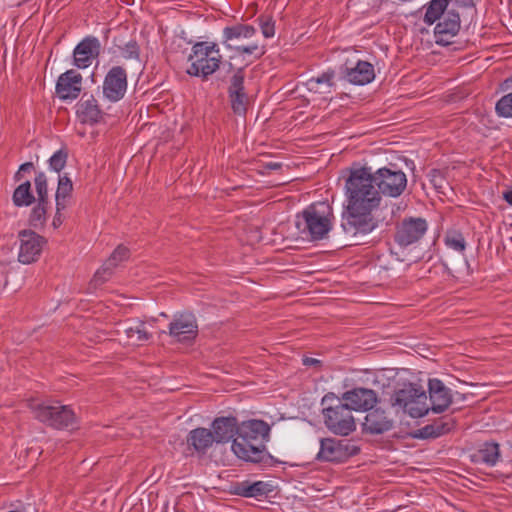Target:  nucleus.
Wrapping results in <instances>:
<instances>
[{
  "mask_svg": "<svg viewBox=\"0 0 512 512\" xmlns=\"http://www.w3.org/2000/svg\"><path fill=\"white\" fill-rule=\"evenodd\" d=\"M347 212L343 216L342 228L351 236L366 235L377 227L372 216L381 201L370 167L351 170L345 184Z\"/></svg>",
  "mask_w": 512,
  "mask_h": 512,
  "instance_id": "nucleus-1",
  "label": "nucleus"
},
{
  "mask_svg": "<svg viewBox=\"0 0 512 512\" xmlns=\"http://www.w3.org/2000/svg\"><path fill=\"white\" fill-rule=\"evenodd\" d=\"M270 426L263 420L252 419L238 425L237 437L231 449L242 460L259 463L265 455Z\"/></svg>",
  "mask_w": 512,
  "mask_h": 512,
  "instance_id": "nucleus-2",
  "label": "nucleus"
},
{
  "mask_svg": "<svg viewBox=\"0 0 512 512\" xmlns=\"http://www.w3.org/2000/svg\"><path fill=\"white\" fill-rule=\"evenodd\" d=\"M333 220V209L329 203L316 202L296 216L295 225L303 239L317 241L327 237Z\"/></svg>",
  "mask_w": 512,
  "mask_h": 512,
  "instance_id": "nucleus-3",
  "label": "nucleus"
},
{
  "mask_svg": "<svg viewBox=\"0 0 512 512\" xmlns=\"http://www.w3.org/2000/svg\"><path fill=\"white\" fill-rule=\"evenodd\" d=\"M389 403L396 414H406L411 418H421L430 411L425 390L415 383H404L395 389Z\"/></svg>",
  "mask_w": 512,
  "mask_h": 512,
  "instance_id": "nucleus-4",
  "label": "nucleus"
},
{
  "mask_svg": "<svg viewBox=\"0 0 512 512\" xmlns=\"http://www.w3.org/2000/svg\"><path fill=\"white\" fill-rule=\"evenodd\" d=\"M321 404L324 424L331 433L347 436L356 430L352 411L340 397L329 392L324 395Z\"/></svg>",
  "mask_w": 512,
  "mask_h": 512,
  "instance_id": "nucleus-5",
  "label": "nucleus"
},
{
  "mask_svg": "<svg viewBox=\"0 0 512 512\" xmlns=\"http://www.w3.org/2000/svg\"><path fill=\"white\" fill-rule=\"evenodd\" d=\"M222 55L218 45L214 42H197L192 46L191 54L188 57L190 66L187 73L190 76L207 79L220 66Z\"/></svg>",
  "mask_w": 512,
  "mask_h": 512,
  "instance_id": "nucleus-6",
  "label": "nucleus"
},
{
  "mask_svg": "<svg viewBox=\"0 0 512 512\" xmlns=\"http://www.w3.org/2000/svg\"><path fill=\"white\" fill-rule=\"evenodd\" d=\"M257 30L254 26L248 24H236L227 26L223 29V44L227 49L235 51L238 55H253L255 58H261L266 50L265 45L258 41H252L243 44L241 41L249 40L256 36Z\"/></svg>",
  "mask_w": 512,
  "mask_h": 512,
  "instance_id": "nucleus-7",
  "label": "nucleus"
},
{
  "mask_svg": "<svg viewBox=\"0 0 512 512\" xmlns=\"http://www.w3.org/2000/svg\"><path fill=\"white\" fill-rule=\"evenodd\" d=\"M29 407L36 419L56 429L71 427L76 422L75 413L69 406L46 405L32 401Z\"/></svg>",
  "mask_w": 512,
  "mask_h": 512,
  "instance_id": "nucleus-8",
  "label": "nucleus"
},
{
  "mask_svg": "<svg viewBox=\"0 0 512 512\" xmlns=\"http://www.w3.org/2000/svg\"><path fill=\"white\" fill-rule=\"evenodd\" d=\"M373 179L380 196L383 194L390 197H398L407 186L406 174L400 169L379 168L373 172Z\"/></svg>",
  "mask_w": 512,
  "mask_h": 512,
  "instance_id": "nucleus-9",
  "label": "nucleus"
},
{
  "mask_svg": "<svg viewBox=\"0 0 512 512\" xmlns=\"http://www.w3.org/2000/svg\"><path fill=\"white\" fill-rule=\"evenodd\" d=\"M359 453V448L348 440L323 438L317 459L327 462H344Z\"/></svg>",
  "mask_w": 512,
  "mask_h": 512,
  "instance_id": "nucleus-10",
  "label": "nucleus"
},
{
  "mask_svg": "<svg viewBox=\"0 0 512 512\" xmlns=\"http://www.w3.org/2000/svg\"><path fill=\"white\" fill-rule=\"evenodd\" d=\"M168 333L176 342H193L198 335V323L195 315L190 312H182L174 315L168 325Z\"/></svg>",
  "mask_w": 512,
  "mask_h": 512,
  "instance_id": "nucleus-11",
  "label": "nucleus"
},
{
  "mask_svg": "<svg viewBox=\"0 0 512 512\" xmlns=\"http://www.w3.org/2000/svg\"><path fill=\"white\" fill-rule=\"evenodd\" d=\"M18 239V261L22 264H31L37 261L46 244V239L31 230L20 231Z\"/></svg>",
  "mask_w": 512,
  "mask_h": 512,
  "instance_id": "nucleus-12",
  "label": "nucleus"
},
{
  "mask_svg": "<svg viewBox=\"0 0 512 512\" xmlns=\"http://www.w3.org/2000/svg\"><path fill=\"white\" fill-rule=\"evenodd\" d=\"M103 95L110 102L121 100L127 89V73L121 66L112 67L103 81Z\"/></svg>",
  "mask_w": 512,
  "mask_h": 512,
  "instance_id": "nucleus-13",
  "label": "nucleus"
},
{
  "mask_svg": "<svg viewBox=\"0 0 512 512\" xmlns=\"http://www.w3.org/2000/svg\"><path fill=\"white\" fill-rule=\"evenodd\" d=\"M341 400L354 411H368L373 409L378 398L374 390L368 388H354L342 394Z\"/></svg>",
  "mask_w": 512,
  "mask_h": 512,
  "instance_id": "nucleus-14",
  "label": "nucleus"
},
{
  "mask_svg": "<svg viewBox=\"0 0 512 512\" xmlns=\"http://www.w3.org/2000/svg\"><path fill=\"white\" fill-rule=\"evenodd\" d=\"M426 230L427 223L424 219H405L397 228L395 241L401 246L411 245L421 239Z\"/></svg>",
  "mask_w": 512,
  "mask_h": 512,
  "instance_id": "nucleus-15",
  "label": "nucleus"
},
{
  "mask_svg": "<svg viewBox=\"0 0 512 512\" xmlns=\"http://www.w3.org/2000/svg\"><path fill=\"white\" fill-rule=\"evenodd\" d=\"M82 75L70 69L62 73L56 83V94L61 100H75L82 90Z\"/></svg>",
  "mask_w": 512,
  "mask_h": 512,
  "instance_id": "nucleus-16",
  "label": "nucleus"
},
{
  "mask_svg": "<svg viewBox=\"0 0 512 512\" xmlns=\"http://www.w3.org/2000/svg\"><path fill=\"white\" fill-rule=\"evenodd\" d=\"M101 45L97 38L86 37L74 49V65L85 69L92 64V61L100 54Z\"/></svg>",
  "mask_w": 512,
  "mask_h": 512,
  "instance_id": "nucleus-17",
  "label": "nucleus"
},
{
  "mask_svg": "<svg viewBox=\"0 0 512 512\" xmlns=\"http://www.w3.org/2000/svg\"><path fill=\"white\" fill-rule=\"evenodd\" d=\"M430 410L434 413H442L452 403L451 390L439 379H430L428 382Z\"/></svg>",
  "mask_w": 512,
  "mask_h": 512,
  "instance_id": "nucleus-18",
  "label": "nucleus"
},
{
  "mask_svg": "<svg viewBox=\"0 0 512 512\" xmlns=\"http://www.w3.org/2000/svg\"><path fill=\"white\" fill-rule=\"evenodd\" d=\"M231 107L236 114H244L248 98L244 92V71L239 68L231 77L228 89Z\"/></svg>",
  "mask_w": 512,
  "mask_h": 512,
  "instance_id": "nucleus-19",
  "label": "nucleus"
},
{
  "mask_svg": "<svg viewBox=\"0 0 512 512\" xmlns=\"http://www.w3.org/2000/svg\"><path fill=\"white\" fill-rule=\"evenodd\" d=\"M460 29L459 13L453 9L446 11L444 16L439 19L434 29L437 43L449 44V40L454 37Z\"/></svg>",
  "mask_w": 512,
  "mask_h": 512,
  "instance_id": "nucleus-20",
  "label": "nucleus"
},
{
  "mask_svg": "<svg viewBox=\"0 0 512 512\" xmlns=\"http://www.w3.org/2000/svg\"><path fill=\"white\" fill-rule=\"evenodd\" d=\"M76 115L81 123L95 124L102 119L103 111L95 97L85 93L77 103Z\"/></svg>",
  "mask_w": 512,
  "mask_h": 512,
  "instance_id": "nucleus-21",
  "label": "nucleus"
},
{
  "mask_svg": "<svg viewBox=\"0 0 512 512\" xmlns=\"http://www.w3.org/2000/svg\"><path fill=\"white\" fill-rule=\"evenodd\" d=\"M343 73L344 78L354 85H366L375 78L373 65L361 60L354 67H346Z\"/></svg>",
  "mask_w": 512,
  "mask_h": 512,
  "instance_id": "nucleus-22",
  "label": "nucleus"
},
{
  "mask_svg": "<svg viewBox=\"0 0 512 512\" xmlns=\"http://www.w3.org/2000/svg\"><path fill=\"white\" fill-rule=\"evenodd\" d=\"M364 430L371 434H382L392 429L393 420L382 409L370 410L365 416Z\"/></svg>",
  "mask_w": 512,
  "mask_h": 512,
  "instance_id": "nucleus-23",
  "label": "nucleus"
},
{
  "mask_svg": "<svg viewBox=\"0 0 512 512\" xmlns=\"http://www.w3.org/2000/svg\"><path fill=\"white\" fill-rule=\"evenodd\" d=\"M212 435L215 443H226L231 440L238 431V423L235 417H219L212 422Z\"/></svg>",
  "mask_w": 512,
  "mask_h": 512,
  "instance_id": "nucleus-24",
  "label": "nucleus"
},
{
  "mask_svg": "<svg viewBox=\"0 0 512 512\" xmlns=\"http://www.w3.org/2000/svg\"><path fill=\"white\" fill-rule=\"evenodd\" d=\"M272 491V485L264 481H244L235 486V494L246 498L268 496Z\"/></svg>",
  "mask_w": 512,
  "mask_h": 512,
  "instance_id": "nucleus-25",
  "label": "nucleus"
},
{
  "mask_svg": "<svg viewBox=\"0 0 512 512\" xmlns=\"http://www.w3.org/2000/svg\"><path fill=\"white\" fill-rule=\"evenodd\" d=\"M215 442L212 432L206 428H196L189 432L187 437L188 445L192 446L197 452L205 453Z\"/></svg>",
  "mask_w": 512,
  "mask_h": 512,
  "instance_id": "nucleus-26",
  "label": "nucleus"
},
{
  "mask_svg": "<svg viewBox=\"0 0 512 512\" xmlns=\"http://www.w3.org/2000/svg\"><path fill=\"white\" fill-rule=\"evenodd\" d=\"M473 460L478 463L486 464L487 466H495L500 458V447L495 442H485L473 454Z\"/></svg>",
  "mask_w": 512,
  "mask_h": 512,
  "instance_id": "nucleus-27",
  "label": "nucleus"
},
{
  "mask_svg": "<svg viewBox=\"0 0 512 512\" xmlns=\"http://www.w3.org/2000/svg\"><path fill=\"white\" fill-rule=\"evenodd\" d=\"M450 0H431L427 7L423 21L427 25L434 24L437 20L441 19L448 8Z\"/></svg>",
  "mask_w": 512,
  "mask_h": 512,
  "instance_id": "nucleus-28",
  "label": "nucleus"
},
{
  "mask_svg": "<svg viewBox=\"0 0 512 512\" xmlns=\"http://www.w3.org/2000/svg\"><path fill=\"white\" fill-rule=\"evenodd\" d=\"M454 420L448 421L439 420L432 424H428L419 430V435L422 438H436L447 432L454 427Z\"/></svg>",
  "mask_w": 512,
  "mask_h": 512,
  "instance_id": "nucleus-29",
  "label": "nucleus"
},
{
  "mask_svg": "<svg viewBox=\"0 0 512 512\" xmlns=\"http://www.w3.org/2000/svg\"><path fill=\"white\" fill-rule=\"evenodd\" d=\"M334 72L327 71L318 77H312L307 81V87L310 91L316 93L330 92L334 85L333 83Z\"/></svg>",
  "mask_w": 512,
  "mask_h": 512,
  "instance_id": "nucleus-30",
  "label": "nucleus"
},
{
  "mask_svg": "<svg viewBox=\"0 0 512 512\" xmlns=\"http://www.w3.org/2000/svg\"><path fill=\"white\" fill-rule=\"evenodd\" d=\"M13 203L17 207L29 206L35 201V197L31 191L30 181L20 184L13 193Z\"/></svg>",
  "mask_w": 512,
  "mask_h": 512,
  "instance_id": "nucleus-31",
  "label": "nucleus"
},
{
  "mask_svg": "<svg viewBox=\"0 0 512 512\" xmlns=\"http://www.w3.org/2000/svg\"><path fill=\"white\" fill-rule=\"evenodd\" d=\"M124 332L129 340L138 343L146 342L152 337L143 321H136L133 325L126 327Z\"/></svg>",
  "mask_w": 512,
  "mask_h": 512,
  "instance_id": "nucleus-32",
  "label": "nucleus"
},
{
  "mask_svg": "<svg viewBox=\"0 0 512 512\" xmlns=\"http://www.w3.org/2000/svg\"><path fill=\"white\" fill-rule=\"evenodd\" d=\"M47 205L48 203H42L38 201V204L32 209L29 224L38 229L42 228L46 223V213H47Z\"/></svg>",
  "mask_w": 512,
  "mask_h": 512,
  "instance_id": "nucleus-33",
  "label": "nucleus"
},
{
  "mask_svg": "<svg viewBox=\"0 0 512 512\" xmlns=\"http://www.w3.org/2000/svg\"><path fill=\"white\" fill-rule=\"evenodd\" d=\"M445 244L447 247L459 253H463L466 248V241L463 234L456 230H451L446 233Z\"/></svg>",
  "mask_w": 512,
  "mask_h": 512,
  "instance_id": "nucleus-34",
  "label": "nucleus"
},
{
  "mask_svg": "<svg viewBox=\"0 0 512 512\" xmlns=\"http://www.w3.org/2000/svg\"><path fill=\"white\" fill-rule=\"evenodd\" d=\"M38 201L48 203V184L47 177L44 172H38L34 179Z\"/></svg>",
  "mask_w": 512,
  "mask_h": 512,
  "instance_id": "nucleus-35",
  "label": "nucleus"
},
{
  "mask_svg": "<svg viewBox=\"0 0 512 512\" xmlns=\"http://www.w3.org/2000/svg\"><path fill=\"white\" fill-rule=\"evenodd\" d=\"M68 159V151L64 148L56 151L49 159V168L56 173H60L66 166Z\"/></svg>",
  "mask_w": 512,
  "mask_h": 512,
  "instance_id": "nucleus-36",
  "label": "nucleus"
},
{
  "mask_svg": "<svg viewBox=\"0 0 512 512\" xmlns=\"http://www.w3.org/2000/svg\"><path fill=\"white\" fill-rule=\"evenodd\" d=\"M73 191V183L71 179L65 174L60 175L58 179V186L55 198H71Z\"/></svg>",
  "mask_w": 512,
  "mask_h": 512,
  "instance_id": "nucleus-37",
  "label": "nucleus"
},
{
  "mask_svg": "<svg viewBox=\"0 0 512 512\" xmlns=\"http://www.w3.org/2000/svg\"><path fill=\"white\" fill-rule=\"evenodd\" d=\"M113 269L114 267L105 261L102 267L95 272L91 284L95 288L104 284L112 276Z\"/></svg>",
  "mask_w": 512,
  "mask_h": 512,
  "instance_id": "nucleus-38",
  "label": "nucleus"
},
{
  "mask_svg": "<svg viewBox=\"0 0 512 512\" xmlns=\"http://www.w3.org/2000/svg\"><path fill=\"white\" fill-rule=\"evenodd\" d=\"M496 112L502 117H512V92L501 97L495 106Z\"/></svg>",
  "mask_w": 512,
  "mask_h": 512,
  "instance_id": "nucleus-39",
  "label": "nucleus"
},
{
  "mask_svg": "<svg viewBox=\"0 0 512 512\" xmlns=\"http://www.w3.org/2000/svg\"><path fill=\"white\" fill-rule=\"evenodd\" d=\"M129 258V250L127 247L123 245H119L111 254V256L106 260L108 264L112 267H117L121 262L127 260Z\"/></svg>",
  "mask_w": 512,
  "mask_h": 512,
  "instance_id": "nucleus-40",
  "label": "nucleus"
},
{
  "mask_svg": "<svg viewBox=\"0 0 512 512\" xmlns=\"http://www.w3.org/2000/svg\"><path fill=\"white\" fill-rule=\"evenodd\" d=\"M261 32L265 38H272L275 35V22L271 16L261 15L258 18Z\"/></svg>",
  "mask_w": 512,
  "mask_h": 512,
  "instance_id": "nucleus-41",
  "label": "nucleus"
},
{
  "mask_svg": "<svg viewBox=\"0 0 512 512\" xmlns=\"http://www.w3.org/2000/svg\"><path fill=\"white\" fill-rule=\"evenodd\" d=\"M125 59H138L140 48L135 40L128 41L123 47H119Z\"/></svg>",
  "mask_w": 512,
  "mask_h": 512,
  "instance_id": "nucleus-42",
  "label": "nucleus"
},
{
  "mask_svg": "<svg viewBox=\"0 0 512 512\" xmlns=\"http://www.w3.org/2000/svg\"><path fill=\"white\" fill-rule=\"evenodd\" d=\"M33 168H34V165H33V163H32V162H26V163L22 164V165L19 167L18 171L16 172V174H15V176H14L15 180H16V181H20V180H21V178H22V173H23V172H29V171H31Z\"/></svg>",
  "mask_w": 512,
  "mask_h": 512,
  "instance_id": "nucleus-43",
  "label": "nucleus"
},
{
  "mask_svg": "<svg viewBox=\"0 0 512 512\" xmlns=\"http://www.w3.org/2000/svg\"><path fill=\"white\" fill-rule=\"evenodd\" d=\"M56 201V212L62 213L63 210L69 205L70 199L68 198H55Z\"/></svg>",
  "mask_w": 512,
  "mask_h": 512,
  "instance_id": "nucleus-44",
  "label": "nucleus"
},
{
  "mask_svg": "<svg viewBox=\"0 0 512 512\" xmlns=\"http://www.w3.org/2000/svg\"><path fill=\"white\" fill-rule=\"evenodd\" d=\"M63 221H64V217H63L62 213L56 212L55 216L53 218V221H52V225L54 228H58L62 225Z\"/></svg>",
  "mask_w": 512,
  "mask_h": 512,
  "instance_id": "nucleus-45",
  "label": "nucleus"
},
{
  "mask_svg": "<svg viewBox=\"0 0 512 512\" xmlns=\"http://www.w3.org/2000/svg\"><path fill=\"white\" fill-rule=\"evenodd\" d=\"M303 364L306 366H312V365L320 364V361L315 358L305 357L303 359Z\"/></svg>",
  "mask_w": 512,
  "mask_h": 512,
  "instance_id": "nucleus-46",
  "label": "nucleus"
},
{
  "mask_svg": "<svg viewBox=\"0 0 512 512\" xmlns=\"http://www.w3.org/2000/svg\"><path fill=\"white\" fill-rule=\"evenodd\" d=\"M281 163H277V162H268L265 164V168L266 169H269V170H278L281 168Z\"/></svg>",
  "mask_w": 512,
  "mask_h": 512,
  "instance_id": "nucleus-47",
  "label": "nucleus"
},
{
  "mask_svg": "<svg viewBox=\"0 0 512 512\" xmlns=\"http://www.w3.org/2000/svg\"><path fill=\"white\" fill-rule=\"evenodd\" d=\"M503 198L505 199V201L509 204V205H512V190L510 191H505L503 193Z\"/></svg>",
  "mask_w": 512,
  "mask_h": 512,
  "instance_id": "nucleus-48",
  "label": "nucleus"
}]
</instances>
